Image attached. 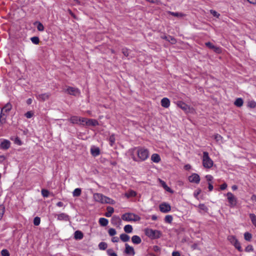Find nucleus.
Returning a JSON list of instances; mask_svg holds the SVG:
<instances>
[{"instance_id": "obj_1", "label": "nucleus", "mask_w": 256, "mask_h": 256, "mask_svg": "<svg viewBox=\"0 0 256 256\" xmlns=\"http://www.w3.org/2000/svg\"><path fill=\"white\" fill-rule=\"evenodd\" d=\"M136 154L138 158L134 156L132 159L136 162L144 161L146 160L149 156L148 150L144 148L139 147L137 148Z\"/></svg>"}, {"instance_id": "obj_2", "label": "nucleus", "mask_w": 256, "mask_h": 256, "mask_svg": "<svg viewBox=\"0 0 256 256\" xmlns=\"http://www.w3.org/2000/svg\"><path fill=\"white\" fill-rule=\"evenodd\" d=\"M93 197L95 201L102 204H114L115 203L114 200L108 197L103 195L102 194H94Z\"/></svg>"}, {"instance_id": "obj_3", "label": "nucleus", "mask_w": 256, "mask_h": 256, "mask_svg": "<svg viewBox=\"0 0 256 256\" xmlns=\"http://www.w3.org/2000/svg\"><path fill=\"white\" fill-rule=\"evenodd\" d=\"M122 219L126 222H138L140 220V218L134 213H126L122 215Z\"/></svg>"}, {"instance_id": "obj_4", "label": "nucleus", "mask_w": 256, "mask_h": 256, "mask_svg": "<svg viewBox=\"0 0 256 256\" xmlns=\"http://www.w3.org/2000/svg\"><path fill=\"white\" fill-rule=\"evenodd\" d=\"M202 164L204 168H212L213 166V162L208 156V153L206 152H203Z\"/></svg>"}, {"instance_id": "obj_5", "label": "nucleus", "mask_w": 256, "mask_h": 256, "mask_svg": "<svg viewBox=\"0 0 256 256\" xmlns=\"http://www.w3.org/2000/svg\"><path fill=\"white\" fill-rule=\"evenodd\" d=\"M146 234L152 238H156L160 237L161 233L157 230H153L152 229L146 228L145 230Z\"/></svg>"}, {"instance_id": "obj_6", "label": "nucleus", "mask_w": 256, "mask_h": 256, "mask_svg": "<svg viewBox=\"0 0 256 256\" xmlns=\"http://www.w3.org/2000/svg\"><path fill=\"white\" fill-rule=\"evenodd\" d=\"M228 202L230 204V206L231 207H234L236 206L237 203L236 198V196L231 192H228L226 194Z\"/></svg>"}, {"instance_id": "obj_7", "label": "nucleus", "mask_w": 256, "mask_h": 256, "mask_svg": "<svg viewBox=\"0 0 256 256\" xmlns=\"http://www.w3.org/2000/svg\"><path fill=\"white\" fill-rule=\"evenodd\" d=\"M64 91L68 94L74 96H78L80 94L79 90L76 88L68 86Z\"/></svg>"}, {"instance_id": "obj_8", "label": "nucleus", "mask_w": 256, "mask_h": 256, "mask_svg": "<svg viewBox=\"0 0 256 256\" xmlns=\"http://www.w3.org/2000/svg\"><path fill=\"white\" fill-rule=\"evenodd\" d=\"M160 210L162 212L166 213L170 210L171 207L168 204L162 203L160 205Z\"/></svg>"}, {"instance_id": "obj_9", "label": "nucleus", "mask_w": 256, "mask_h": 256, "mask_svg": "<svg viewBox=\"0 0 256 256\" xmlns=\"http://www.w3.org/2000/svg\"><path fill=\"white\" fill-rule=\"evenodd\" d=\"M10 146V142L6 140H3L0 144V148L2 150H8Z\"/></svg>"}, {"instance_id": "obj_10", "label": "nucleus", "mask_w": 256, "mask_h": 256, "mask_svg": "<svg viewBox=\"0 0 256 256\" xmlns=\"http://www.w3.org/2000/svg\"><path fill=\"white\" fill-rule=\"evenodd\" d=\"M188 180L191 182H195L198 184L200 180V176L196 174H194L189 176Z\"/></svg>"}, {"instance_id": "obj_11", "label": "nucleus", "mask_w": 256, "mask_h": 256, "mask_svg": "<svg viewBox=\"0 0 256 256\" xmlns=\"http://www.w3.org/2000/svg\"><path fill=\"white\" fill-rule=\"evenodd\" d=\"M50 96V93H45L36 95V98L39 100L45 101L48 100Z\"/></svg>"}, {"instance_id": "obj_12", "label": "nucleus", "mask_w": 256, "mask_h": 256, "mask_svg": "<svg viewBox=\"0 0 256 256\" xmlns=\"http://www.w3.org/2000/svg\"><path fill=\"white\" fill-rule=\"evenodd\" d=\"M112 224L116 226H119L121 224V219L118 216H114L111 220Z\"/></svg>"}, {"instance_id": "obj_13", "label": "nucleus", "mask_w": 256, "mask_h": 256, "mask_svg": "<svg viewBox=\"0 0 256 256\" xmlns=\"http://www.w3.org/2000/svg\"><path fill=\"white\" fill-rule=\"evenodd\" d=\"M12 106L10 103L6 104L1 110L2 114H6V116L9 111L12 109Z\"/></svg>"}, {"instance_id": "obj_14", "label": "nucleus", "mask_w": 256, "mask_h": 256, "mask_svg": "<svg viewBox=\"0 0 256 256\" xmlns=\"http://www.w3.org/2000/svg\"><path fill=\"white\" fill-rule=\"evenodd\" d=\"M125 246H126V249H125L124 252L126 254H132V256H134L135 254V252H134V248L132 246H130L127 244H125Z\"/></svg>"}, {"instance_id": "obj_15", "label": "nucleus", "mask_w": 256, "mask_h": 256, "mask_svg": "<svg viewBox=\"0 0 256 256\" xmlns=\"http://www.w3.org/2000/svg\"><path fill=\"white\" fill-rule=\"evenodd\" d=\"M69 121H70L73 124H80L81 118L77 116H72L70 119Z\"/></svg>"}, {"instance_id": "obj_16", "label": "nucleus", "mask_w": 256, "mask_h": 256, "mask_svg": "<svg viewBox=\"0 0 256 256\" xmlns=\"http://www.w3.org/2000/svg\"><path fill=\"white\" fill-rule=\"evenodd\" d=\"M177 106L186 112H188L190 110L189 106L182 102H177Z\"/></svg>"}, {"instance_id": "obj_17", "label": "nucleus", "mask_w": 256, "mask_h": 256, "mask_svg": "<svg viewBox=\"0 0 256 256\" xmlns=\"http://www.w3.org/2000/svg\"><path fill=\"white\" fill-rule=\"evenodd\" d=\"M92 154L94 156H96L100 154V150L98 148L93 146L90 149Z\"/></svg>"}, {"instance_id": "obj_18", "label": "nucleus", "mask_w": 256, "mask_h": 256, "mask_svg": "<svg viewBox=\"0 0 256 256\" xmlns=\"http://www.w3.org/2000/svg\"><path fill=\"white\" fill-rule=\"evenodd\" d=\"M161 104L163 107L168 108L170 106V101L168 98H163L161 100Z\"/></svg>"}, {"instance_id": "obj_19", "label": "nucleus", "mask_w": 256, "mask_h": 256, "mask_svg": "<svg viewBox=\"0 0 256 256\" xmlns=\"http://www.w3.org/2000/svg\"><path fill=\"white\" fill-rule=\"evenodd\" d=\"M57 216L58 220H69L68 216L64 213H62L59 214H58Z\"/></svg>"}, {"instance_id": "obj_20", "label": "nucleus", "mask_w": 256, "mask_h": 256, "mask_svg": "<svg viewBox=\"0 0 256 256\" xmlns=\"http://www.w3.org/2000/svg\"><path fill=\"white\" fill-rule=\"evenodd\" d=\"M160 156L157 154H154L152 155L151 160L156 163H158L160 161Z\"/></svg>"}, {"instance_id": "obj_21", "label": "nucleus", "mask_w": 256, "mask_h": 256, "mask_svg": "<svg viewBox=\"0 0 256 256\" xmlns=\"http://www.w3.org/2000/svg\"><path fill=\"white\" fill-rule=\"evenodd\" d=\"M86 124L88 126H96L98 124V123L96 120L88 119L87 121H86Z\"/></svg>"}, {"instance_id": "obj_22", "label": "nucleus", "mask_w": 256, "mask_h": 256, "mask_svg": "<svg viewBox=\"0 0 256 256\" xmlns=\"http://www.w3.org/2000/svg\"><path fill=\"white\" fill-rule=\"evenodd\" d=\"M132 241L134 244H140L142 242L141 238L138 236H134L132 238Z\"/></svg>"}, {"instance_id": "obj_23", "label": "nucleus", "mask_w": 256, "mask_h": 256, "mask_svg": "<svg viewBox=\"0 0 256 256\" xmlns=\"http://www.w3.org/2000/svg\"><path fill=\"white\" fill-rule=\"evenodd\" d=\"M107 212L105 214V216L106 217H110L114 212V209L112 207L108 206L106 208Z\"/></svg>"}, {"instance_id": "obj_24", "label": "nucleus", "mask_w": 256, "mask_h": 256, "mask_svg": "<svg viewBox=\"0 0 256 256\" xmlns=\"http://www.w3.org/2000/svg\"><path fill=\"white\" fill-rule=\"evenodd\" d=\"M124 195L126 197H127L128 198H129L130 197L135 196L136 195V193L134 190H130L128 191V192H126Z\"/></svg>"}, {"instance_id": "obj_25", "label": "nucleus", "mask_w": 256, "mask_h": 256, "mask_svg": "<svg viewBox=\"0 0 256 256\" xmlns=\"http://www.w3.org/2000/svg\"><path fill=\"white\" fill-rule=\"evenodd\" d=\"M198 208H200V212H202V211L207 212H208V208L204 204H200L198 206Z\"/></svg>"}, {"instance_id": "obj_26", "label": "nucleus", "mask_w": 256, "mask_h": 256, "mask_svg": "<svg viewBox=\"0 0 256 256\" xmlns=\"http://www.w3.org/2000/svg\"><path fill=\"white\" fill-rule=\"evenodd\" d=\"M83 234L79 230H77L74 232V238L76 240H81L82 238Z\"/></svg>"}, {"instance_id": "obj_27", "label": "nucleus", "mask_w": 256, "mask_h": 256, "mask_svg": "<svg viewBox=\"0 0 256 256\" xmlns=\"http://www.w3.org/2000/svg\"><path fill=\"white\" fill-rule=\"evenodd\" d=\"M120 240L124 242H128L130 240V236L125 234H122L120 235Z\"/></svg>"}, {"instance_id": "obj_28", "label": "nucleus", "mask_w": 256, "mask_h": 256, "mask_svg": "<svg viewBox=\"0 0 256 256\" xmlns=\"http://www.w3.org/2000/svg\"><path fill=\"white\" fill-rule=\"evenodd\" d=\"M108 220L105 218H102L99 220V223L102 226H106L108 224Z\"/></svg>"}, {"instance_id": "obj_29", "label": "nucleus", "mask_w": 256, "mask_h": 256, "mask_svg": "<svg viewBox=\"0 0 256 256\" xmlns=\"http://www.w3.org/2000/svg\"><path fill=\"white\" fill-rule=\"evenodd\" d=\"M244 102L242 98H238L234 102V104L238 107H240L243 105Z\"/></svg>"}, {"instance_id": "obj_30", "label": "nucleus", "mask_w": 256, "mask_h": 256, "mask_svg": "<svg viewBox=\"0 0 256 256\" xmlns=\"http://www.w3.org/2000/svg\"><path fill=\"white\" fill-rule=\"evenodd\" d=\"M34 24L36 25L37 29L38 30L40 31V32L44 31V26L41 22H34Z\"/></svg>"}, {"instance_id": "obj_31", "label": "nucleus", "mask_w": 256, "mask_h": 256, "mask_svg": "<svg viewBox=\"0 0 256 256\" xmlns=\"http://www.w3.org/2000/svg\"><path fill=\"white\" fill-rule=\"evenodd\" d=\"M81 189L80 188H76L74 190L72 194L74 196H79L81 194Z\"/></svg>"}, {"instance_id": "obj_32", "label": "nucleus", "mask_w": 256, "mask_h": 256, "mask_svg": "<svg viewBox=\"0 0 256 256\" xmlns=\"http://www.w3.org/2000/svg\"><path fill=\"white\" fill-rule=\"evenodd\" d=\"M132 227L131 225L128 224L124 226V230L126 233H130L132 231Z\"/></svg>"}, {"instance_id": "obj_33", "label": "nucleus", "mask_w": 256, "mask_h": 256, "mask_svg": "<svg viewBox=\"0 0 256 256\" xmlns=\"http://www.w3.org/2000/svg\"><path fill=\"white\" fill-rule=\"evenodd\" d=\"M228 239L232 245L238 240L236 238L233 236H228Z\"/></svg>"}, {"instance_id": "obj_34", "label": "nucleus", "mask_w": 256, "mask_h": 256, "mask_svg": "<svg viewBox=\"0 0 256 256\" xmlns=\"http://www.w3.org/2000/svg\"><path fill=\"white\" fill-rule=\"evenodd\" d=\"M250 218L252 224L256 227V216L254 214H250Z\"/></svg>"}, {"instance_id": "obj_35", "label": "nucleus", "mask_w": 256, "mask_h": 256, "mask_svg": "<svg viewBox=\"0 0 256 256\" xmlns=\"http://www.w3.org/2000/svg\"><path fill=\"white\" fill-rule=\"evenodd\" d=\"M160 180V183L161 184L162 186V187L168 192H170V188L166 185V182L161 180Z\"/></svg>"}, {"instance_id": "obj_36", "label": "nucleus", "mask_w": 256, "mask_h": 256, "mask_svg": "<svg viewBox=\"0 0 256 256\" xmlns=\"http://www.w3.org/2000/svg\"><path fill=\"white\" fill-rule=\"evenodd\" d=\"M107 244L105 242H101L98 244V248L100 250H105L107 248Z\"/></svg>"}, {"instance_id": "obj_37", "label": "nucleus", "mask_w": 256, "mask_h": 256, "mask_svg": "<svg viewBox=\"0 0 256 256\" xmlns=\"http://www.w3.org/2000/svg\"><path fill=\"white\" fill-rule=\"evenodd\" d=\"M244 238L246 240L250 242L251 240V239L252 238V235L251 234L248 232H246L244 234Z\"/></svg>"}, {"instance_id": "obj_38", "label": "nucleus", "mask_w": 256, "mask_h": 256, "mask_svg": "<svg viewBox=\"0 0 256 256\" xmlns=\"http://www.w3.org/2000/svg\"><path fill=\"white\" fill-rule=\"evenodd\" d=\"M168 14H170L176 16V17H182L184 16V14L182 13H180V12H168Z\"/></svg>"}, {"instance_id": "obj_39", "label": "nucleus", "mask_w": 256, "mask_h": 256, "mask_svg": "<svg viewBox=\"0 0 256 256\" xmlns=\"http://www.w3.org/2000/svg\"><path fill=\"white\" fill-rule=\"evenodd\" d=\"M6 114H0V122L2 124H4L6 122Z\"/></svg>"}, {"instance_id": "obj_40", "label": "nucleus", "mask_w": 256, "mask_h": 256, "mask_svg": "<svg viewBox=\"0 0 256 256\" xmlns=\"http://www.w3.org/2000/svg\"><path fill=\"white\" fill-rule=\"evenodd\" d=\"M235 248H236L239 252H242V247L240 246V242L237 240V242H236V243H234L233 245Z\"/></svg>"}, {"instance_id": "obj_41", "label": "nucleus", "mask_w": 256, "mask_h": 256, "mask_svg": "<svg viewBox=\"0 0 256 256\" xmlns=\"http://www.w3.org/2000/svg\"><path fill=\"white\" fill-rule=\"evenodd\" d=\"M5 211V207L4 205H0V220L2 218Z\"/></svg>"}, {"instance_id": "obj_42", "label": "nucleus", "mask_w": 256, "mask_h": 256, "mask_svg": "<svg viewBox=\"0 0 256 256\" xmlns=\"http://www.w3.org/2000/svg\"><path fill=\"white\" fill-rule=\"evenodd\" d=\"M164 220L166 222L171 223L172 220V217L170 215H167L165 216Z\"/></svg>"}, {"instance_id": "obj_43", "label": "nucleus", "mask_w": 256, "mask_h": 256, "mask_svg": "<svg viewBox=\"0 0 256 256\" xmlns=\"http://www.w3.org/2000/svg\"><path fill=\"white\" fill-rule=\"evenodd\" d=\"M30 40L32 43L36 44H38L40 42L39 38L38 36L32 37L31 38Z\"/></svg>"}, {"instance_id": "obj_44", "label": "nucleus", "mask_w": 256, "mask_h": 256, "mask_svg": "<svg viewBox=\"0 0 256 256\" xmlns=\"http://www.w3.org/2000/svg\"><path fill=\"white\" fill-rule=\"evenodd\" d=\"M108 254L110 256H118L116 254L112 249H108L106 251Z\"/></svg>"}, {"instance_id": "obj_45", "label": "nucleus", "mask_w": 256, "mask_h": 256, "mask_svg": "<svg viewBox=\"0 0 256 256\" xmlns=\"http://www.w3.org/2000/svg\"><path fill=\"white\" fill-rule=\"evenodd\" d=\"M108 232L109 235L110 236H114L115 234H116V230H115V229H114L113 228H110L108 230Z\"/></svg>"}, {"instance_id": "obj_46", "label": "nucleus", "mask_w": 256, "mask_h": 256, "mask_svg": "<svg viewBox=\"0 0 256 256\" xmlns=\"http://www.w3.org/2000/svg\"><path fill=\"white\" fill-rule=\"evenodd\" d=\"M40 218H39L38 216L34 218V224L35 226H38L40 224Z\"/></svg>"}, {"instance_id": "obj_47", "label": "nucleus", "mask_w": 256, "mask_h": 256, "mask_svg": "<svg viewBox=\"0 0 256 256\" xmlns=\"http://www.w3.org/2000/svg\"><path fill=\"white\" fill-rule=\"evenodd\" d=\"M110 144L111 146H112L115 142V138L114 135H112L109 138Z\"/></svg>"}, {"instance_id": "obj_48", "label": "nucleus", "mask_w": 256, "mask_h": 256, "mask_svg": "<svg viewBox=\"0 0 256 256\" xmlns=\"http://www.w3.org/2000/svg\"><path fill=\"white\" fill-rule=\"evenodd\" d=\"M2 256H10V254L8 251L6 249H4L1 251Z\"/></svg>"}, {"instance_id": "obj_49", "label": "nucleus", "mask_w": 256, "mask_h": 256, "mask_svg": "<svg viewBox=\"0 0 256 256\" xmlns=\"http://www.w3.org/2000/svg\"><path fill=\"white\" fill-rule=\"evenodd\" d=\"M210 13L215 17H216L217 18H218L220 16V14L218 13L216 10H210Z\"/></svg>"}, {"instance_id": "obj_50", "label": "nucleus", "mask_w": 256, "mask_h": 256, "mask_svg": "<svg viewBox=\"0 0 256 256\" xmlns=\"http://www.w3.org/2000/svg\"><path fill=\"white\" fill-rule=\"evenodd\" d=\"M49 192L48 190L42 189V194L44 197H48L49 196Z\"/></svg>"}, {"instance_id": "obj_51", "label": "nucleus", "mask_w": 256, "mask_h": 256, "mask_svg": "<svg viewBox=\"0 0 256 256\" xmlns=\"http://www.w3.org/2000/svg\"><path fill=\"white\" fill-rule=\"evenodd\" d=\"M122 53L124 54V55L126 56H128L129 53H128V50L126 48H123L122 50Z\"/></svg>"}, {"instance_id": "obj_52", "label": "nucleus", "mask_w": 256, "mask_h": 256, "mask_svg": "<svg viewBox=\"0 0 256 256\" xmlns=\"http://www.w3.org/2000/svg\"><path fill=\"white\" fill-rule=\"evenodd\" d=\"M248 106L250 108H254L256 106V102L254 101H250L248 102Z\"/></svg>"}, {"instance_id": "obj_53", "label": "nucleus", "mask_w": 256, "mask_h": 256, "mask_svg": "<svg viewBox=\"0 0 256 256\" xmlns=\"http://www.w3.org/2000/svg\"><path fill=\"white\" fill-rule=\"evenodd\" d=\"M214 139L217 142H219L222 139V137L218 134H216L214 136Z\"/></svg>"}, {"instance_id": "obj_54", "label": "nucleus", "mask_w": 256, "mask_h": 256, "mask_svg": "<svg viewBox=\"0 0 256 256\" xmlns=\"http://www.w3.org/2000/svg\"><path fill=\"white\" fill-rule=\"evenodd\" d=\"M245 250L246 252H252L254 250V248H253V247L252 245H248V246L246 248H245Z\"/></svg>"}, {"instance_id": "obj_55", "label": "nucleus", "mask_w": 256, "mask_h": 256, "mask_svg": "<svg viewBox=\"0 0 256 256\" xmlns=\"http://www.w3.org/2000/svg\"><path fill=\"white\" fill-rule=\"evenodd\" d=\"M168 38L169 40H170V42L172 44H174L176 42V40L172 36H168Z\"/></svg>"}, {"instance_id": "obj_56", "label": "nucleus", "mask_w": 256, "mask_h": 256, "mask_svg": "<svg viewBox=\"0 0 256 256\" xmlns=\"http://www.w3.org/2000/svg\"><path fill=\"white\" fill-rule=\"evenodd\" d=\"M206 46L212 50L214 48V46H215L212 43H211L210 42H206Z\"/></svg>"}, {"instance_id": "obj_57", "label": "nucleus", "mask_w": 256, "mask_h": 256, "mask_svg": "<svg viewBox=\"0 0 256 256\" xmlns=\"http://www.w3.org/2000/svg\"><path fill=\"white\" fill-rule=\"evenodd\" d=\"M25 116L27 118H30L32 116L33 113H32L31 112H28L26 113Z\"/></svg>"}, {"instance_id": "obj_58", "label": "nucleus", "mask_w": 256, "mask_h": 256, "mask_svg": "<svg viewBox=\"0 0 256 256\" xmlns=\"http://www.w3.org/2000/svg\"><path fill=\"white\" fill-rule=\"evenodd\" d=\"M212 50L216 53H220L221 52L220 48L216 46H214V48Z\"/></svg>"}, {"instance_id": "obj_59", "label": "nucleus", "mask_w": 256, "mask_h": 256, "mask_svg": "<svg viewBox=\"0 0 256 256\" xmlns=\"http://www.w3.org/2000/svg\"><path fill=\"white\" fill-rule=\"evenodd\" d=\"M206 180L208 182H210L212 180L213 177L210 175H207L206 176Z\"/></svg>"}, {"instance_id": "obj_60", "label": "nucleus", "mask_w": 256, "mask_h": 256, "mask_svg": "<svg viewBox=\"0 0 256 256\" xmlns=\"http://www.w3.org/2000/svg\"><path fill=\"white\" fill-rule=\"evenodd\" d=\"M112 241L114 242H116L119 241V238L118 237H113L112 239Z\"/></svg>"}, {"instance_id": "obj_61", "label": "nucleus", "mask_w": 256, "mask_h": 256, "mask_svg": "<svg viewBox=\"0 0 256 256\" xmlns=\"http://www.w3.org/2000/svg\"><path fill=\"white\" fill-rule=\"evenodd\" d=\"M226 187H227V184L226 183H224L220 186V188L222 190H224L226 188Z\"/></svg>"}, {"instance_id": "obj_62", "label": "nucleus", "mask_w": 256, "mask_h": 256, "mask_svg": "<svg viewBox=\"0 0 256 256\" xmlns=\"http://www.w3.org/2000/svg\"><path fill=\"white\" fill-rule=\"evenodd\" d=\"M153 250L154 251L158 252L160 250V248L158 246H154Z\"/></svg>"}, {"instance_id": "obj_63", "label": "nucleus", "mask_w": 256, "mask_h": 256, "mask_svg": "<svg viewBox=\"0 0 256 256\" xmlns=\"http://www.w3.org/2000/svg\"><path fill=\"white\" fill-rule=\"evenodd\" d=\"M160 38H162V39H164V40H166L167 41H170V40L168 39V36H165V35H162L160 36Z\"/></svg>"}, {"instance_id": "obj_64", "label": "nucleus", "mask_w": 256, "mask_h": 256, "mask_svg": "<svg viewBox=\"0 0 256 256\" xmlns=\"http://www.w3.org/2000/svg\"><path fill=\"white\" fill-rule=\"evenodd\" d=\"M172 256H180V254L178 252H174L172 254Z\"/></svg>"}]
</instances>
